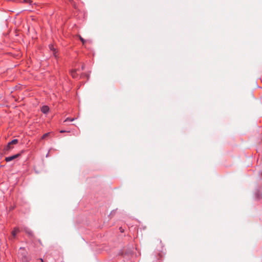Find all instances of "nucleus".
Returning <instances> with one entry per match:
<instances>
[{
  "label": "nucleus",
  "mask_w": 262,
  "mask_h": 262,
  "mask_svg": "<svg viewBox=\"0 0 262 262\" xmlns=\"http://www.w3.org/2000/svg\"><path fill=\"white\" fill-rule=\"evenodd\" d=\"M18 143L17 139H14L11 142H9L7 145L5 147L4 150L5 151H9L13 148V145Z\"/></svg>",
  "instance_id": "obj_1"
},
{
  "label": "nucleus",
  "mask_w": 262,
  "mask_h": 262,
  "mask_svg": "<svg viewBox=\"0 0 262 262\" xmlns=\"http://www.w3.org/2000/svg\"><path fill=\"white\" fill-rule=\"evenodd\" d=\"M20 252L21 253V255H22L21 257V262H28L29 259L27 257L26 255V251L23 248H20Z\"/></svg>",
  "instance_id": "obj_2"
},
{
  "label": "nucleus",
  "mask_w": 262,
  "mask_h": 262,
  "mask_svg": "<svg viewBox=\"0 0 262 262\" xmlns=\"http://www.w3.org/2000/svg\"><path fill=\"white\" fill-rule=\"evenodd\" d=\"M19 232V229L18 228H15L14 229V230L12 231L11 232V236L9 237V239L10 240H12L13 239H14L15 236H16V235L17 233H18Z\"/></svg>",
  "instance_id": "obj_3"
},
{
  "label": "nucleus",
  "mask_w": 262,
  "mask_h": 262,
  "mask_svg": "<svg viewBox=\"0 0 262 262\" xmlns=\"http://www.w3.org/2000/svg\"><path fill=\"white\" fill-rule=\"evenodd\" d=\"M19 156H20V154H16V155H13L12 156L6 157L5 158V160L7 162H10V161H11L15 159L16 158H18Z\"/></svg>",
  "instance_id": "obj_4"
},
{
  "label": "nucleus",
  "mask_w": 262,
  "mask_h": 262,
  "mask_svg": "<svg viewBox=\"0 0 262 262\" xmlns=\"http://www.w3.org/2000/svg\"><path fill=\"white\" fill-rule=\"evenodd\" d=\"M41 111L43 113L46 114L49 112V107L47 105L43 106L41 108Z\"/></svg>",
  "instance_id": "obj_5"
},
{
  "label": "nucleus",
  "mask_w": 262,
  "mask_h": 262,
  "mask_svg": "<svg viewBox=\"0 0 262 262\" xmlns=\"http://www.w3.org/2000/svg\"><path fill=\"white\" fill-rule=\"evenodd\" d=\"M71 74L72 75V76L73 77V78H76L77 77V75L76 74V70H72L71 72Z\"/></svg>",
  "instance_id": "obj_6"
},
{
  "label": "nucleus",
  "mask_w": 262,
  "mask_h": 262,
  "mask_svg": "<svg viewBox=\"0 0 262 262\" xmlns=\"http://www.w3.org/2000/svg\"><path fill=\"white\" fill-rule=\"evenodd\" d=\"M49 48L51 50L53 51V54L54 55H55V56H56V52H55V49L54 48L53 46V45H50L49 46Z\"/></svg>",
  "instance_id": "obj_7"
},
{
  "label": "nucleus",
  "mask_w": 262,
  "mask_h": 262,
  "mask_svg": "<svg viewBox=\"0 0 262 262\" xmlns=\"http://www.w3.org/2000/svg\"><path fill=\"white\" fill-rule=\"evenodd\" d=\"M50 134V133H46L42 136V139H45L46 138L48 137L49 136Z\"/></svg>",
  "instance_id": "obj_8"
},
{
  "label": "nucleus",
  "mask_w": 262,
  "mask_h": 262,
  "mask_svg": "<svg viewBox=\"0 0 262 262\" xmlns=\"http://www.w3.org/2000/svg\"><path fill=\"white\" fill-rule=\"evenodd\" d=\"M75 120L74 118H67L65 120H64V122H66V121H73Z\"/></svg>",
  "instance_id": "obj_9"
},
{
  "label": "nucleus",
  "mask_w": 262,
  "mask_h": 262,
  "mask_svg": "<svg viewBox=\"0 0 262 262\" xmlns=\"http://www.w3.org/2000/svg\"><path fill=\"white\" fill-rule=\"evenodd\" d=\"M79 38L80 40L82 41V43L84 44L85 42L84 39L83 38H82L80 36H79Z\"/></svg>",
  "instance_id": "obj_10"
},
{
  "label": "nucleus",
  "mask_w": 262,
  "mask_h": 262,
  "mask_svg": "<svg viewBox=\"0 0 262 262\" xmlns=\"http://www.w3.org/2000/svg\"><path fill=\"white\" fill-rule=\"evenodd\" d=\"M60 132L61 133H66V132L69 133L70 131H66V130H61L60 131Z\"/></svg>",
  "instance_id": "obj_11"
},
{
  "label": "nucleus",
  "mask_w": 262,
  "mask_h": 262,
  "mask_svg": "<svg viewBox=\"0 0 262 262\" xmlns=\"http://www.w3.org/2000/svg\"><path fill=\"white\" fill-rule=\"evenodd\" d=\"M26 232L31 235L32 234V232L31 231H26Z\"/></svg>",
  "instance_id": "obj_12"
},
{
  "label": "nucleus",
  "mask_w": 262,
  "mask_h": 262,
  "mask_svg": "<svg viewBox=\"0 0 262 262\" xmlns=\"http://www.w3.org/2000/svg\"><path fill=\"white\" fill-rule=\"evenodd\" d=\"M24 2H26V3H32V1H31L30 0H24Z\"/></svg>",
  "instance_id": "obj_13"
},
{
  "label": "nucleus",
  "mask_w": 262,
  "mask_h": 262,
  "mask_svg": "<svg viewBox=\"0 0 262 262\" xmlns=\"http://www.w3.org/2000/svg\"><path fill=\"white\" fill-rule=\"evenodd\" d=\"M84 66H82V68H81L82 70H84Z\"/></svg>",
  "instance_id": "obj_14"
},
{
  "label": "nucleus",
  "mask_w": 262,
  "mask_h": 262,
  "mask_svg": "<svg viewBox=\"0 0 262 262\" xmlns=\"http://www.w3.org/2000/svg\"><path fill=\"white\" fill-rule=\"evenodd\" d=\"M40 260L41 262H43V261L42 258H40Z\"/></svg>",
  "instance_id": "obj_15"
},
{
  "label": "nucleus",
  "mask_w": 262,
  "mask_h": 262,
  "mask_svg": "<svg viewBox=\"0 0 262 262\" xmlns=\"http://www.w3.org/2000/svg\"><path fill=\"white\" fill-rule=\"evenodd\" d=\"M120 229L121 230V232H122V229H121V228H120Z\"/></svg>",
  "instance_id": "obj_16"
},
{
  "label": "nucleus",
  "mask_w": 262,
  "mask_h": 262,
  "mask_svg": "<svg viewBox=\"0 0 262 262\" xmlns=\"http://www.w3.org/2000/svg\"><path fill=\"white\" fill-rule=\"evenodd\" d=\"M120 229L121 230V232H122V229H121V228H120Z\"/></svg>",
  "instance_id": "obj_17"
},
{
  "label": "nucleus",
  "mask_w": 262,
  "mask_h": 262,
  "mask_svg": "<svg viewBox=\"0 0 262 262\" xmlns=\"http://www.w3.org/2000/svg\"><path fill=\"white\" fill-rule=\"evenodd\" d=\"M120 229L121 230V232H122V229H121V228H120Z\"/></svg>",
  "instance_id": "obj_18"
},
{
  "label": "nucleus",
  "mask_w": 262,
  "mask_h": 262,
  "mask_svg": "<svg viewBox=\"0 0 262 262\" xmlns=\"http://www.w3.org/2000/svg\"><path fill=\"white\" fill-rule=\"evenodd\" d=\"M261 176H262V172H261Z\"/></svg>",
  "instance_id": "obj_19"
}]
</instances>
